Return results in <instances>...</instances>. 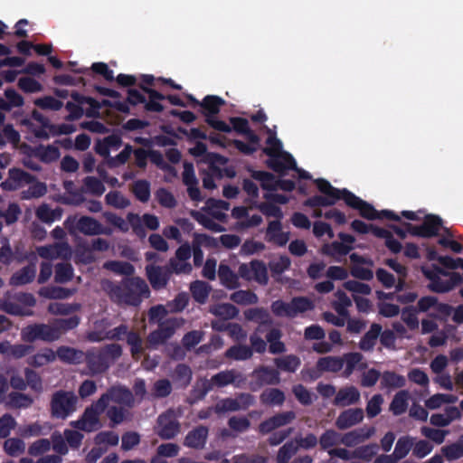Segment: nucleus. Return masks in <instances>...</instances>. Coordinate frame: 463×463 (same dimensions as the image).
I'll return each instance as SVG.
<instances>
[{
  "label": "nucleus",
  "instance_id": "obj_6",
  "mask_svg": "<svg viewBox=\"0 0 463 463\" xmlns=\"http://www.w3.org/2000/svg\"><path fill=\"white\" fill-rule=\"evenodd\" d=\"M314 308L313 302L307 297H294L290 302L276 300L271 304V311L277 317H296L299 313H304Z\"/></svg>",
  "mask_w": 463,
  "mask_h": 463
},
{
  "label": "nucleus",
  "instance_id": "obj_64",
  "mask_svg": "<svg viewBox=\"0 0 463 463\" xmlns=\"http://www.w3.org/2000/svg\"><path fill=\"white\" fill-rule=\"evenodd\" d=\"M298 451V447L295 445L293 440L286 442L282 447L279 448L276 460L277 463H288L293 455Z\"/></svg>",
  "mask_w": 463,
  "mask_h": 463
},
{
  "label": "nucleus",
  "instance_id": "obj_31",
  "mask_svg": "<svg viewBox=\"0 0 463 463\" xmlns=\"http://www.w3.org/2000/svg\"><path fill=\"white\" fill-rule=\"evenodd\" d=\"M314 183L317 185L318 191L325 195H329L332 198H342L345 202L346 198V194H349V190L346 188L339 189L334 187L330 182L324 178H317L314 180Z\"/></svg>",
  "mask_w": 463,
  "mask_h": 463
},
{
  "label": "nucleus",
  "instance_id": "obj_8",
  "mask_svg": "<svg viewBox=\"0 0 463 463\" xmlns=\"http://www.w3.org/2000/svg\"><path fill=\"white\" fill-rule=\"evenodd\" d=\"M58 337V330L55 326L50 324H33L21 330V339L27 343L37 340L52 342Z\"/></svg>",
  "mask_w": 463,
  "mask_h": 463
},
{
  "label": "nucleus",
  "instance_id": "obj_42",
  "mask_svg": "<svg viewBox=\"0 0 463 463\" xmlns=\"http://www.w3.org/2000/svg\"><path fill=\"white\" fill-rule=\"evenodd\" d=\"M440 451L448 461H455L463 458V434L455 442L443 446Z\"/></svg>",
  "mask_w": 463,
  "mask_h": 463
},
{
  "label": "nucleus",
  "instance_id": "obj_2",
  "mask_svg": "<svg viewBox=\"0 0 463 463\" xmlns=\"http://www.w3.org/2000/svg\"><path fill=\"white\" fill-rule=\"evenodd\" d=\"M122 355L118 344H109L101 348H91L86 352L84 362L90 375L104 373L110 365Z\"/></svg>",
  "mask_w": 463,
  "mask_h": 463
},
{
  "label": "nucleus",
  "instance_id": "obj_39",
  "mask_svg": "<svg viewBox=\"0 0 463 463\" xmlns=\"http://www.w3.org/2000/svg\"><path fill=\"white\" fill-rule=\"evenodd\" d=\"M343 367L344 360L339 356H324L317 362V368L320 372L338 373Z\"/></svg>",
  "mask_w": 463,
  "mask_h": 463
},
{
  "label": "nucleus",
  "instance_id": "obj_47",
  "mask_svg": "<svg viewBox=\"0 0 463 463\" xmlns=\"http://www.w3.org/2000/svg\"><path fill=\"white\" fill-rule=\"evenodd\" d=\"M193 372L189 365L178 364L173 373V380L180 387H187L192 381Z\"/></svg>",
  "mask_w": 463,
  "mask_h": 463
},
{
  "label": "nucleus",
  "instance_id": "obj_38",
  "mask_svg": "<svg viewBox=\"0 0 463 463\" xmlns=\"http://www.w3.org/2000/svg\"><path fill=\"white\" fill-rule=\"evenodd\" d=\"M250 176L260 182V186L263 190L276 191L278 189V180L272 173L261 171V170H251Z\"/></svg>",
  "mask_w": 463,
  "mask_h": 463
},
{
  "label": "nucleus",
  "instance_id": "obj_36",
  "mask_svg": "<svg viewBox=\"0 0 463 463\" xmlns=\"http://www.w3.org/2000/svg\"><path fill=\"white\" fill-rule=\"evenodd\" d=\"M99 222L90 216H80L75 224V228L80 233L88 236L99 235Z\"/></svg>",
  "mask_w": 463,
  "mask_h": 463
},
{
  "label": "nucleus",
  "instance_id": "obj_10",
  "mask_svg": "<svg viewBox=\"0 0 463 463\" xmlns=\"http://www.w3.org/2000/svg\"><path fill=\"white\" fill-rule=\"evenodd\" d=\"M442 219L435 214H426L420 225H412L410 222H403L409 233L421 238H431L439 234L442 226Z\"/></svg>",
  "mask_w": 463,
  "mask_h": 463
},
{
  "label": "nucleus",
  "instance_id": "obj_22",
  "mask_svg": "<svg viewBox=\"0 0 463 463\" xmlns=\"http://www.w3.org/2000/svg\"><path fill=\"white\" fill-rule=\"evenodd\" d=\"M265 240L283 247L289 241V232L282 231V223L279 220L270 221L266 229Z\"/></svg>",
  "mask_w": 463,
  "mask_h": 463
},
{
  "label": "nucleus",
  "instance_id": "obj_41",
  "mask_svg": "<svg viewBox=\"0 0 463 463\" xmlns=\"http://www.w3.org/2000/svg\"><path fill=\"white\" fill-rule=\"evenodd\" d=\"M265 128L269 137L266 140L267 146L262 149V152L269 157L282 155L284 152L282 142L276 137V132L266 126Z\"/></svg>",
  "mask_w": 463,
  "mask_h": 463
},
{
  "label": "nucleus",
  "instance_id": "obj_20",
  "mask_svg": "<svg viewBox=\"0 0 463 463\" xmlns=\"http://www.w3.org/2000/svg\"><path fill=\"white\" fill-rule=\"evenodd\" d=\"M267 166L279 175H284L288 169H297L295 158L288 152H283L280 156H274L266 161Z\"/></svg>",
  "mask_w": 463,
  "mask_h": 463
},
{
  "label": "nucleus",
  "instance_id": "obj_29",
  "mask_svg": "<svg viewBox=\"0 0 463 463\" xmlns=\"http://www.w3.org/2000/svg\"><path fill=\"white\" fill-rule=\"evenodd\" d=\"M36 275L34 265H28L14 272L10 278L9 284L14 287L23 286L32 282Z\"/></svg>",
  "mask_w": 463,
  "mask_h": 463
},
{
  "label": "nucleus",
  "instance_id": "obj_32",
  "mask_svg": "<svg viewBox=\"0 0 463 463\" xmlns=\"http://www.w3.org/2000/svg\"><path fill=\"white\" fill-rule=\"evenodd\" d=\"M218 276L221 284L228 289H236L240 288L239 276L225 264L219 266Z\"/></svg>",
  "mask_w": 463,
  "mask_h": 463
},
{
  "label": "nucleus",
  "instance_id": "obj_19",
  "mask_svg": "<svg viewBox=\"0 0 463 463\" xmlns=\"http://www.w3.org/2000/svg\"><path fill=\"white\" fill-rule=\"evenodd\" d=\"M255 383L258 387L264 385H277L280 383L279 372L272 367L260 365L252 372Z\"/></svg>",
  "mask_w": 463,
  "mask_h": 463
},
{
  "label": "nucleus",
  "instance_id": "obj_50",
  "mask_svg": "<svg viewBox=\"0 0 463 463\" xmlns=\"http://www.w3.org/2000/svg\"><path fill=\"white\" fill-rule=\"evenodd\" d=\"M131 192L141 203H146L150 199L151 186L149 181L146 179H139L133 183L131 185Z\"/></svg>",
  "mask_w": 463,
  "mask_h": 463
},
{
  "label": "nucleus",
  "instance_id": "obj_58",
  "mask_svg": "<svg viewBox=\"0 0 463 463\" xmlns=\"http://www.w3.org/2000/svg\"><path fill=\"white\" fill-rule=\"evenodd\" d=\"M95 330L87 333V339L92 343H99L107 340V328L110 323L107 319H101L94 323Z\"/></svg>",
  "mask_w": 463,
  "mask_h": 463
},
{
  "label": "nucleus",
  "instance_id": "obj_48",
  "mask_svg": "<svg viewBox=\"0 0 463 463\" xmlns=\"http://www.w3.org/2000/svg\"><path fill=\"white\" fill-rule=\"evenodd\" d=\"M210 312L224 320L235 318L239 315V309L231 303H220L210 308Z\"/></svg>",
  "mask_w": 463,
  "mask_h": 463
},
{
  "label": "nucleus",
  "instance_id": "obj_33",
  "mask_svg": "<svg viewBox=\"0 0 463 463\" xmlns=\"http://www.w3.org/2000/svg\"><path fill=\"white\" fill-rule=\"evenodd\" d=\"M380 383L382 389L394 390L404 387L406 379L393 371H384L381 375Z\"/></svg>",
  "mask_w": 463,
  "mask_h": 463
},
{
  "label": "nucleus",
  "instance_id": "obj_57",
  "mask_svg": "<svg viewBox=\"0 0 463 463\" xmlns=\"http://www.w3.org/2000/svg\"><path fill=\"white\" fill-rule=\"evenodd\" d=\"M335 295L337 298V300L333 302V308L340 317H348L349 312L347 308L352 306L351 299L340 289L337 290Z\"/></svg>",
  "mask_w": 463,
  "mask_h": 463
},
{
  "label": "nucleus",
  "instance_id": "obj_14",
  "mask_svg": "<svg viewBox=\"0 0 463 463\" xmlns=\"http://www.w3.org/2000/svg\"><path fill=\"white\" fill-rule=\"evenodd\" d=\"M143 92L148 95L149 100L146 103L145 109L149 112H162L164 106L158 102L160 100H168L171 105L186 107V104L180 99L178 95L169 94L164 95L155 89L149 87H143L141 85Z\"/></svg>",
  "mask_w": 463,
  "mask_h": 463
},
{
  "label": "nucleus",
  "instance_id": "obj_28",
  "mask_svg": "<svg viewBox=\"0 0 463 463\" xmlns=\"http://www.w3.org/2000/svg\"><path fill=\"white\" fill-rule=\"evenodd\" d=\"M374 433V428H360L345 433L340 442L346 447H354L365 439H369Z\"/></svg>",
  "mask_w": 463,
  "mask_h": 463
},
{
  "label": "nucleus",
  "instance_id": "obj_9",
  "mask_svg": "<svg viewBox=\"0 0 463 463\" xmlns=\"http://www.w3.org/2000/svg\"><path fill=\"white\" fill-rule=\"evenodd\" d=\"M21 125L39 138H49L58 132L55 126L49 124L48 119L37 110L33 111L31 118L22 119Z\"/></svg>",
  "mask_w": 463,
  "mask_h": 463
},
{
  "label": "nucleus",
  "instance_id": "obj_4",
  "mask_svg": "<svg viewBox=\"0 0 463 463\" xmlns=\"http://www.w3.org/2000/svg\"><path fill=\"white\" fill-rule=\"evenodd\" d=\"M224 104L225 100L221 97L207 95L200 103L201 113L204 116V121L208 126L220 132L231 133L230 125L215 117Z\"/></svg>",
  "mask_w": 463,
  "mask_h": 463
},
{
  "label": "nucleus",
  "instance_id": "obj_54",
  "mask_svg": "<svg viewBox=\"0 0 463 463\" xmlns=\"http://www.w3.org/2000/svg\"><path fill=\"white\" fill-rule=\"evenodd\" d=\"M104 268L119 275H125L126 277H133L135 272L134 266L128 261L121 260H110L104 264Z\"/></svg>",
  "mask_w": 463,
  "mask_h": 463
},
{
  "label": "nucleus",
  "instance_id": "obj_7",
  "mask_svg": "<svg viewBox=\"0 0 463 463\" xmlns=\"http://www.w3.org/2000/svg\"><path fill=\"white\" fill-rule=\"evenodd\" d=\"M245 382V377L234 369L225 370L217 373L211 378V383H204L199 394L196 395L198 399H203L212 389V385L222 388L229 384H233L235 387H240Z\"/></svg>",
  "mask_w": 463,
  "mask_h": 463
},
{
  "label": "nucleus",
  "instance_id": "obj_30",
  "mask_svg": "<svg viewBox=\"0 0 463 463\" xmlns=\"http://www.w3.org/2000/svg\"><path fill=\"white\" fill-rule=\"evenodd\" d=\"M383 327L380 324L373 323L370 329L364 335L359 342V348L364 352L373 351Z\"/></svg>",
  "mask_w": 463,
  "mask_h": 463
},
{
  "label": "nucleus",
  "instance_id": "obj_60",
  "mask_svg": "<svg viewBox=\"0 0 463 463\" xmlns=\"http://www.w3.org/2000/svg\"><path fill=\"white\" fill-rule=\"evenodd\" d=\"M339 200H342V198H332L329 197V195L316 194L307 198L303 204L304 206L310 208L329 207L335 205Z\"/></svg>",
  "mask_w": 463,
  "mask_h": 463
},
{
  "label": "nucleus",
  "instance_id": "obj_24",
  "mask_svg": "<svg viewBox=\"0 0 463 463\" xmlns=\"http://www.w3.org/2000/svg\"><path fill=\"white\" fill-rule=\"evenodd\" d=\"M364 420V411L361 408L347 409L342 411L335 420L339 430L349 429Z\"/></svg>",
  "mask_w": 463,
  "mask_h": 463
},
{
  "label": "nucleus",
  "instance_id": "obj_45",
  "mask_svg": "<svg viewBox=\"0 0 463 463\" xmlns=\"http://www.w3.org/2000/svg\"><path fill=\"white\" fill-rule=\"evenodd\" d=\"M245 319L262 325H273V320L267 309L252 307L244 311Z\"/></svg>",
  "mask_w": 463,
  "mask_h": 463
},
{
  "label": "nucleus",
  "instance_id": "obj_23",
  "mask_svg": "<svg viewBox=\"0 0 463 463\" xmlns=\"http://www.w3.org/2000/svg\"><path fill=\"white\" fill-rule=\"evenodd\" d=\"M229 121L232 126V131H235L237 134L243 135L249 143L252 145L260 144L259 136L250 129L249 121L245 118L241 117H231Z\"/></svg>",
  "mask_w": 463,
  "mask_h": 463
},
{
  "label": "nucleus",
  "instance_id": "obj_34",
  "mask_svg": "<svg viewBox=\"0 0 463 463\" xmlns=\"http://www.w3.org/2000/svg\"><path fill=\"white\" fill-rule=\"evenodd\" d=\"M410 397V392L407 390H401L395 393L389 407L394 416H400L406 412Z\"/></svg>",
  "mask_w": 463,
  "mask_h": 463
},
{
  "label": "nucleus",
  "instance_id": "obj_17",
  "mask_svg": "<svg viewBox=\"0 0 463 463\" xmlns=\"http://www.w3.org/2000/svg\"><path fill=\"white\" fill-rule=\"evenodd\" d=\"M146 275L152 288L157 291L166 288L172 270L167 265L148 264L146 266Z\"/></svg>",
  "mask_w": 463,
  "mask_h": 463
},
{
  "label": "nucleus",
  "instance_id": "obj_55",
  "mask_svg": "<svg viewBox=\"0 0 463 463\" xmlns=\"http://www.w3.org/2000/svg\"><path fill=\"white\" fill-rule=\"evenodd\" d=\"M341 358L344 360V364H345L343 375L348 378L356 369L357 365H359L360 362L363 361L364 355L358 352H349L344 354Z\"/></svg>",
  "mask_w": 463,
  "mask_h": 463
},
{
  "label": "nucleus",
  "instance_id": "obj_37",
  "mask_svg": "<svg viewBox=\"0 0 463 463\" xmlns=\"http://www.w3.org/2000/svg\"><path fill=\"white\" fill-rule=\"evenodd\" d=\"M274 364L278 371L295 373L301 365V360L296 354H287L275 358Z\"/></svg>",
  "mask_w": 463,
  "mask_h": 463
},
{
  "label": "nucleus",
  "instance_id": "obj_18",
  "mask_svg": "<svg viewBox=\"0 0 463 463\" xmlns=\"http://www.w3.org/2000/svg\"><path fill=\"white\" fill-rule=\"evenodd\" d=\"M296 419V413L293 411L279 412L259 425V432L262 435L269 434L279 428L291 423Z\"/></svg>",
  "mask_w": 463,
  "mask_h": 463
},
{
  "label": "nucleus",
  "instance_id": "obj_13",
  "mask_svg": "<svg viewBox=\"0 0 463 463\" xmlns=\"http://www.w3.org/2000/svg\"><path fill=\"white\" fill-rule=\"evenodd\" d=\"M180 429L181 425L173 409H168L158 416L156 433L162 439H174L180 432Z\"/></svg>",
  "mask_w": 463,
  "mask_h": 463
},
{
  "label": "nucleus",
  "instance_id": "obj_62",
  "mask_svg": "<svg viewBox=\"0 0 463 463\" xmlns=\"http://www.w3.org/2000/svg\"><path fill=\"white\" fill-rule=\"evenodd\" d=\"M5 452L11 457H19L25 451V443L18 438H10L4 442Z\"/></svg>",
  "mask_w": 463,
  "mask_h": 463
},
{
  "label": "nucleus",
  "instance_id": "obj_1",
  "mask_svg": "<svg viewBox=\"0 0 463 463\" xmlns=\"http://www.w3.org/2000/svg\"><path fill=\"white\" fill-rule=\"evenodd\" d=\"M112 302L119 306L138 307L150 297L146 282L140 277H126L119 282L108 281L104 286Z\"/></svg>",
  "mask_w": 463,
  "mask_h": 463
},
{
  "label": "nucleus",
  "instance_id": "obj_16",
  "mask_svg": "<svg viewBox=\"0 0 463 463\" xmlns=\"http://www.w3.org/2000/svg\"><path fill=\"white\" fill-rule=\"evenodd\" d=\"M182 319L176 317H169L158 324L157 329L149 333L147 341L151 345H158L165 344L171 338L175 330L181 326Z\"/></svg>",
  "mask_w": 463,
  "mask_h": 463
},
{
  "label": "nucleus",
  "instance_id": "obj_25",
  "mask_svg": "<svg viewBox=\"0 0 463 463\" xmlns=\"http://www.w3.org/2000/svg\"><path fill=\"white\" fill-rule=\"evenodd\" d=\"M208 432V428L203 425L193 429L186 434L184 445L187 448L202 449L206 444Z\"/></svg>",
  "mask_w": 463,
  "mask_h": 463
},
{
  "label": "nucleus",
  "instance_id": "obj_5",
  "mask_svg": "<svg viewBox=\"0 0 463 463\" xmlns=\"http://www.w3.org/2000/svg\"><path fill=\"white\" fill-rule=\"evenodd\" d=\"M107 340L120 341L126 338L127 344L130 347V354L134 359H138L145 352L143 339L139 333L134 330H128V326L120 324L113 329L107 330Z\"/></svg>",
  "mask_w": 463,
  "mask_h": 463
},
{
  "label": "nucleus",
  "instance_id": "obj_51",
  "mask_svg": "<svg viewBox=\"0 0 463 463\" xmlns=\"http://www.w3.org/2000/svg\"><path fill=\"white\" fill-rule=\"evenodd\" d=\"M106 416L110 420L109 427L114 428L121 424L128 419L129 414L128 411L122 406H108L106 408Z\"/></svg>",
  "mask_w": 463,
  "mask_h": 463
},
{
  "label": "nucleus",
  "instance_id": "obj_21",
  "mask_svg": "<svg viewBox=\"0 0 463 463\" xmlns=\"http://www.w3.org/2000/svg\"><path fill=\"white\" fill-rule=\"evenodd\" d=\"M71 97L78 103L75 104L71 101L67 102L65 109L69 112V115L66 116V119H68V120H76L82 117L84 111H83L81 105L84 103H88L90 106H93L97 109L99 108L97 101L92 98H87L79 93H73L71 95Z\"/></svg>",
  "mask_w": 463,
  "mask_h": 463
},
{
  "label": "nucleus",
  "instance_id": "obj_63",
  "mask_svg": "<svg viewBox=\"0 0 463 463\" xmlns=\"http://www.w3.org/2000/svg\"><path fill=\"white\" fill-rule=\"evenodd\" d=\"M191 214L194 217V219L196 222H198V223H200L204 228H206L212 232H222L225 230V228L222 225L217 223L212 218H210L209 216H207L200 212L193 211Z\"/></svg>",
  "mask_w": 463,
  "mask_h": 463
},
{
  "label": "nucleus",
  "instance_id": "obj_3",
  "mask_svg": "<svg viewBox=\"0 0 463 463\" xmlns=\"http://www.w3.org/2000/svg\"><path fill=\"white\" fill-rule=\"evenodd\" d=\"M345 203L348 207L357 210L359 212V215L362 218L369 221L386 219L395 222H401L400 215H398L393 211L387 209L378 211L373 207V204L358 197L351 191L349 192V194H346Z\"/></svg>",
  "mask_w": 463,
  "mask_h": 463
},
{
  "label": "nucleus",
  "instance_id": "obj_44",
  "mask_svg": "<svg viewBox=\"0 0 463 463\" xmlns=\"http://www.w3.org/2000/svg\"><path fill=\"white\" fill-rule=\"evenodd\" d=\"M209 284L203 280H195L190 285V291L193 298L199 304H204L211 292Z\"/></svg>",
  "mask_w": 463,
  "mask_h": 463
},
{
  "label": "nucleus",
  "instance_id": "obj_43",
  "mask_svg": "<svg viewBox=\"0 0 463 463\" xmlns=\"http://www.w3.org/2000/svg\"><path fill=\"white\" fill-rule=\"evenodd\" d=\"M77 402L78 398L73 392L60 391V417L66 418L76 411Z\"/></svg>",
  "mask_w": 463,
  "mask_h": 463
},
{
  "label": "nucleus",
  "instance_id": "obj_40",
  "mask_svg": "<svg viewBox=\"0 0 463 463\" xmlns=\"http://www.w3.org/2000/svg\"><path fill=\"white\" fill-rule=\"evenodd\" d=\"M282 332L279 328H271L266 335V340L269 344V352L272 354H282L286 351L285 344L280 341Z\"/></svg>",
  "mask_w": 463,
  "mask_h": 463
},
{
  "label": "nucleus",
  "instance_id": "obj_12",
  "mask_svg": "<svg viewBox=\"0 0 463 463\" xmlns=\"http://www.w3.org/2000/svg\"><path fill=\"white\" fill-rule=\"evenodd\" d=\"M255 402L254 396L248 392H241L235 398H224L220 400L213 406L217 414H223L231 411H245Z\"/></svg>",
  "mask_w": 463,
  "mask_h": 463
},
{
  "label": "nucleus",
  "instance_id": "obj_35",
  "mask_svg": "<svg viewBox=\"0 0 463 463\" xmlns=\"http://www.w3.org/2000/svg\"><path fill=\"white\" fill-rule=\"evenodd\" d=\"M260 402L266 406H281L286 396L283 391L278 388H268L260 396Z\"/></svg>",
  "mask_w": 463,
  "mask_h": 463
},
{
  "label": "nucleus",
  "instance_id": "obj_49",
  "mask_svg": "<svg viewBox=\"0 0 463 463\" xmlns=\"http://www.w3.org/2000/svg\"><path fill=\"white\" fill-rule=\"evenodd\" d=\"M224 356L234 361H245L252 357V349L245 345H234L225 351Z\"/></svg>",
  "mask_w": 463,
  "mask_h": 463
},
{
  "label": "nucleus",
  "instance_id": "obj_56",
  "mask_svg": "<svg viewBox=\"0 0 463 463\" xmlns=\"http://www.w3.org/2000/svg\"><path fill=\"white\" fill-rule=\"evenodd\" d=\"M75 71L78 73H84L89 76H91L92 73H96L101 75L108 81L114 80L113 71L110 70L108 64L104 62H94L90 69H85L83 71L75 70Z\"/></svg>",
  "mask_w": 463,
  "mask_h": 463
},
{
  "label": "nucleus",
  "instance_id": "obj_46",
  "mask_svg": "<svg viewBox=\"0 0 463 463\" xmlns=\"http://www.w3.org/2000/svg\"><path fill=\"white\" fill-rule=\"evenodd\" d=\"M85 356L86 353L81 350L67 346H60V361L71 364H79L84 362Z\"/></svg>",
  "mask_w": 463,
  "mask_h": 463
},
{
  "label": "nucleus",
  "instance_id": "obj_11",
  "mask_svg": "<svg viewBox=\"0 0 463 463\" xmlns=\"http://www.w3.org/2000/svg\"><path fill=\"white\" fill-rule=\"evenodd\" d=\"M105 410L106 408H103V406L98 405L97 400L90 406L87 407L81 417L78 420L72 421L71 425L75 429L86 432L97 430L101 427L99 416Z\"/></svg>",
  "mask_w": 463,
  "mask_h": 463
},
{
  "label": "nucleus",
  "instance_id": "obj_26",
  "mask_svg": "<svg viewBox=\"0 0 463 463\" xmlns=\"http://www.w3.org/2000/svg\"><path fill=\"white\" fill-rule=\"evenodd\" d=\"M360 400V392L354 386L341 388L335 394L334 405L337 407H345L355 404Z\"/></svg>",
  "mask_w": 463,
  "mask_h": 463
},
{
  "label": "nucleus",
  "instance_id": "obj_53",
  "mask_svg": "<svg viewBox=\"0 0 463 463\" xmlns=\"http://www.w3.org/2000/svg\"><path fill=\"white\" fill-rule=\"evenodd\" d=\"M375 232V237L384 239L385 246L392 253L397 254L402 251V243L393 237L392 233L389 230L382 228L376 229Z\"/></svg>",
  "mask_w": 463,
  "mask_h": 463
},
{
  "label": "nucleus",
  "instance_id": "obj_27",
  "mask_svg": "<svg viewBox=\"0 0 463 463\" xmlns=\"http://www.w3.org/2000/svg\"><path fill=\"white\" fill-rule=\"evenodd\" d=\"M58 448V438L53 433L50 439H40L33 441L28 448L29 455L33 457L43 456L52 449L56 451Z\"/></svg>",
  "mask_w": 463,
  "mask_h": 463
},
{
  "label": "nucleus",
  "instance_id": "obj_15",
  "mask_svg": "<svg viewBox=\"0 0 463 463\" xmlns=\"http://www.w3.org/2000/svg\"><path fill=\"white\" fill-rule=\"evenodd\" d=\"M109 402H113L120 406L132 407L134 396L127 387L112 386L98 399V405L107 408Z\"/></svg>",
  "mask_w": 463,
  "mask_h": 463
},
{
  "label": "nucleus",
  "instance_id": "obj_61",
  "mask_svg": "<svg viewBox=\"0 0 463 463\" xmlns=\"http://www.w3.org/2000/svg\"><path fill=\"white\" fill-rule=\"evenodd\" d=\"M252 280L260 285H267L269 281L268 270L265 263L260 260H251Z\"/></svg>",
  "mask_w": 463,
  "mask_h": 463
},
{
  "label": "nucleus",
  "instance_id": "obj_59",
  "mask_svg": "<svg viewBox=\"0 0 463 463\" xmlns=\"http://www.w3.org/2000/svg\"><path fill=\"white\" fill-rule=\"evenodd\" d=\"M413 440L414 439L408 435L398 439L392 453L398 460L404 458L412 449Z\"/></svg>",
  "mask_w": 463,
  "mask_h": 463
},
{
  "label": "nucleus",
  "instance_id": "obj_52",
  "mask_svg": "<svg viewBox=\"0 0 463 463\" xmlns=\"http://www.w3.org/2000/svg\"><path fill=\"white\" fill-rule=\"evenodd\" d=\"M230 299L241 306L255 305L259 302L258 296L251 290L240 289L231 294Z\"/></svg>",
  "mask_w": 463,
  "mask_h": 463
}]
</instances>
